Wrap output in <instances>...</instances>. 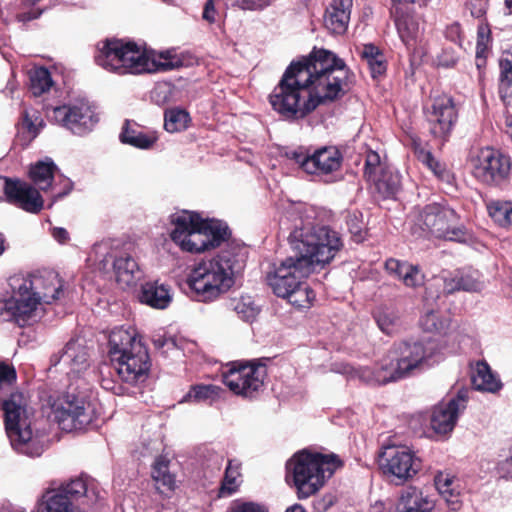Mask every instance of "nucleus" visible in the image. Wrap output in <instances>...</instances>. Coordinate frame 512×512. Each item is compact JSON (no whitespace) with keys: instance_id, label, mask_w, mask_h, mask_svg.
<instances>
[{"instance_id":"f257e3e1","label":"nucleus","mask_w":512,"mask_h":512,"mask_svg":"<svg viewBox=\"0 0 512 512\" xmlns=\"http://www.w3.org/2000/svg\"><path fill=\"white\" fill-rule=\"evenodd\" d=\"M317 215L315 207L304 203L288 207L280 223L290 230L289 243L296 255L275 263L266 276L275 295L300 308L308 307L315 298L304 279L316 268L330 264L344 247L340 233L320 224Z\"/></svg>"},{"instance_id":"f03ea898","label":"nucleus","mask_w":512,"mask_h":512,"mask_svg":"<svg viewBox=\"0 0 512 512\" xmlns=\"http://www.w3.org/2000/svg\"><path fill=\"white\" fill-rule=\"evenodd\" d=\"M347 71L343 60L328 50L314 51L308 58L292 62L269 96L281 118L304 119L320 104L344 94Z\"/></svg>"},{"instance_id":"7ed1b4c3","label":"nucleus","mask_w":512,"mask_h":512,"mask_svg":"<svg viewBox=\"0 0 512 512\" xmlns=\"http://www.w3.org/2000/svg\"><path fill=\"white\" fill-rule=\"evenodd\" d=\"M63 279L53 270H42L9 278L0 292V320L14 321L20 327L38 322L44 315V304L65 296Z\"/></svg>"},{"instance_id":"20e7f679","label":"nucleus","mask_w":512,"mask_h":512,"mask_svg":"<svg viewBox=\"0 0 512 512\" xmlns=\"http://www.w3.org/2000/svg\"><path fill=\"white\" fill-rule=\"evenodd\" d=\"M94 58L98 66L119 75L153 74L182 66L174 50L156 52L118 39H107L100 43Z\"/></svg>"},{"instance_id":"39448f33","label":"nucleus","mask_w":512,"mask_h":512,"mask_svg":"<svg viewBox=\"0 0 512 512\" xmlns=\"http://www.w3.org/2000/svg\"><path fill=\"white\" fill-rule=\"evenodd\" d=\"M246 260L245 247L229 245L214 257L196 263L186 280L191 297L204 303L218 299L234 285Z\"/></svg>"},{"instance_id":"423d86ee","label":"nucleus","mask_w":512,"mask_h":512,"mask_svg":"<svg viewBox=\"0 0 512 512\" xmlns=\"http://www.w3.org/2000/svg\"><path fill=\"white\" fill-rule=\"evenodd\" d=\"M168 221L169 237L182 252L201 254L219 247L229 237L225 222L203 218L195 211H176Z\"/></svg>"},{"instance_id":"0eeeda50","label":"nucleus","mask_w":512,"mask_h":512,"mask_svg":"<svg viewBox=\"0 0 512 512\" xmlns=\"http://www.w3.org/2000/svg\"><path fill=\"white\" fill-rule=\"evenodd\" d=\"M108 347L112 368L122 382L137 385L146 381L151 361L147 348L133 327L113 328L109 334Z\"/></svg>"},{"instance_id":"6e6552de","label":"nucleus","mask_w":512,"mask_h":512,"mask_svg":"<svg viewBox=\"0 0 512 512\" xmlns=\"http://www.w3.org/2000/svg\"><path fill=\"white\" fill-rule=\"evenodd\" d=\"M341 466L334 454L312 453L302 450L286 463L287 478H292L299 499L314 495Z\"/></svg>"},{"instance_id":"1a4fd4ad","label":"nucleus","mask_w":512,"mask_h":512,"mask_svg":"<svg viewBox=\"0 0 512 512\" xmlns=\"http://www.w3.org/2000/svg\"><path fill=\"white\" fill-rule=\"evenodd\" d=\"M4 426L14 451L29 457H38L44 451L39 435L33 430L34 410L21 393H12L3 400Z\"/></svg>"},{"instance_id":"9d476101","label":"nucleus","mask_w":512,"mask_h":512,"mask_svg":"<svg viewBox=\"0 0 512 512\" xmlns=\"http://www.w3.org/2000/svg\"><path fill=\"white\" fill-rule=\"evenodd\" d=\"M412 234L464 242L468 231L460 215L445 203H431L409 216Z\"/></svg>"},{"instance_id":"9b49d317","label":"nucleus","mask_w":512,"mask_h":512,"mask_svg":"<svg viewBox=\"0 0 512 512\" xmlns=\"http://www.w3.org/2000/svg\"><path fill=\"white\" fill-rule=\"evenodd\" d=\"M51 412L59 427L66 432L85 429L95 418V411L86 395L70 386L51 403Z\"/></svg>"},{"instance_id":"f8f14e48","label":"nucleus","mask_w":512,"mask_h":512,"mask_svg":"<svg viewBox=\"0 0 512 512\" xmlns=\"http://www.w3.org/2000/svg\"><path fill=\"white\" fill-rule=\"evenodd\" d=\"M266 375L265 365L237 361L226 365L222 380L234 394L254 398L263 389Z\"/></svg>"},{"instance_id":"ddd939ff","label":"nucleus","mask_w":512,"mask_h":512,"mask_svg":"<svg viewBox=\"0 0 512 512\" xmlns=\"http://www.w3.org/2000/svg\"><path fill=\"white\" fill-rule=\"evenodd\" d=\"M473 176L487 185L499 184L510 172V159L491 147L473 149L468 158Z\"/></svg>"},{"instance_id":"4468645a","label":"nucleus","mask_w":512,"mask_h":512,"mask_svg":"<svg viewBox=\"0 0 512 512\" xmlns=\"http://www.w3.org/2000/svg\"><path fill=\"white\" fill-rule=\"evenodd\" d=\"M379 466L395 484H404L421 470V460L407 446H388L379 454Z\"/></svg>"},{"instance_id":"2eb2a0df","label":"nucleus","mask_w":512,"mask_h":512,"mask_svg":"<svg viewBox=\"0 0 512 512\" xmlns=\"http://www.w3.org/2000/svg\"><path fill=\"white\" fill-rule=\"evenodd\" d=\"M48 117L77 136L90 133L99 121L92 105L85 99L53 107Z\"/></svg>"},{"instance_id":"dca6fc26","label":"nucleus","mask_w":512,"mask_h":512,"mask_svg":"<svg viewBox=\"0 0 512 512\" xmlns=\"http://www.w3.org/2000/svg\"><path fill=\"white\" fill-rule=\"evenodd\" d=\"M287 157L293 160L304 172L320 177L339 170L342 163V155L334 146H323L313 151L298 147L287 152Z\"/></svg>"},{"instance_id":"f3484780","label":"nucleus","mask_w":512,"mask_h":512,"mask_svg":"<svg viewBox=\"0 0 512 512\" xmlns=\"http://www.w3.org/2000/svg\"><path fill=\"white\" fill-rule=\"evenodd\" d=\"M437 345L434 341H403L395 344L391 349L394 360L398 365V372L404 378L414 375L430 365L435 355Z\"/></svg>"},{"instance_id":"a211bd4d","label":"nucleus","mask_w":512,"mask_h":512,"mask_svg":"<svg viewBox=\"0 0 512 512\" xmlns=\"http://www.w3.org/2000/svg\"><path fill=\"white\" fill-rule=\"evenodd\" d=\"M57 173L58 167L50 157L35 162L29 170L30 178L38 189L50 193L52 198L50 206L67 196L74 186L70 179Z\"/></svg>"},{"instance_id":"6ab92c4d","label":"nucleus","mask_w":512,"mask_h":512,"mask_svg":"<svg viewBox=\"0 0 512 512\" xmlns=\"http://www.w3.org/2000/svg\"><path fill=\"white\" fill-rule=\"evenodd\" d=\"M6 200L30 213H38L43 208L39 191L31 184L0 176V201Z\"/></svg>"},{"instance_id":"aec40b11","label":"nucleus","mask_w":512,"mask_h":512,"mask_svg":"<svg viewBox=\"0 0 512 512\" xmlns=\"http://www.w3.org/2000/svg\"><path fill=\"white\" fill-rule=\"evenodd\" d=\"M101 265L103 269H106L108 265L112 266L115 281L123 290L135 287L142 278L143 273L137 261L127 251H112L108 253L101 261Z\"/></svg>"},{"instance_id":"412c9836","label":"nucleus","mask_w":512,"mask_h":512,"mask_svg":"<svg viewBox=\"0 0 512 512\" xmlns=\"http://www.w3.org/2000/svg\"><path fill=\"white\" fill-rule=\"evenodd\" d=\"M468 393L467 389H461L448 402H442L434 407L431 416V428L435 433L445 435L454 429L459 414L467 406Z\"/></svg>"},{"instance_id":"4be33fe9","label":"nucleus","mask_w":512,"mask_h":512,"mask_svg":"<svg viewBox=\"0 0 512 512\" xmlns=\"http://www.w3.org/2000/svg\"><path fill=\"white\" fill-rule=\"evenodd\" d=\"M90 355L84 339H71L62 350L58 364L68 376L77 377L90 366Z\"/></svg>"},{"instance_id":"5701e85b","label":"nucleus","mask_w":512,"mask_h":512,"mask_svg":"<svg viewBox=\"0 0 512 512\" xmlns=\"http://www.w3.org/2000/svg\"><path fill=\"white\" fill-rule=\"evenodd\" d=\"M356 375L360 380L370 385H384L404 378L402 373L398 372V365L391 350L373 367L358 368Z\"/></svg>"},{"instance_id":"b1692460","label":"nucleus","mask_w":512,"mask_h":512,"mask_svg":"<svg viewBox=\"0 0 512 512\" xmlns=\"http://www.w3.org/2000/svg\"><path fill=\"white\" fill-rule=\"evenodd\" d=\"M456 120V110L450 97L443 96L434 100L430 121L431 133L438 138L446 137Z\"/></svg>"},{"instance_id":"393cba45","label":"nucleus","mask_w":512,"mask_h":512,"mask_svg":"<svg viewBox=\"0 0 512 512\" xmlns=\"http://www.w3.org/2000/svg\"><path fill=\"white\" fill-rule=\"evenodd\" d=\"M139 300L154 309L164 310L173 300L172 287L160 280H149L141 285Z\"/></svg>"},{"instance_id":"a878e982","label":"nucleus","mask_w":512,"mask_h":512,"mask_svg":"<svg viewBox=\"0 0 512 512\" xmlns=\"http://www.w3.org/2000/svg\"><path fill=\"white\" fill-rule=\"evenodd\" d=\"M59 491L67 495V498L73 503L80 498H84L83 504L92 505L100 498L97 483L93 479L78 477L62 484Z\"/></svg>"},{"instance_id":"bb28decb","label":"nucleus","mask_w":512,"mask_h":512,"mask_svg":"<svg viewBox=\"0 0 512 512\" xmlns=\"http://www.w3.org/2000/svg\"><path fill=\"white\" fill-rule=\"evenodd\" d=\"M353 0H333L326 9L325 27L333 34H343L350 21Z\"/></svg>"},{"instance_id":"cd10ccee","label":"nucleus","mask_w":512,"mask_h":512,"mask_svg":"<svg viewBox=\"0 0 512 512\" xmlns=\"http://www.w3.org/2000/svg\"><path fill=\"white\" fill-rule=\"evenodd\" d=\"M387 272L403 282L406 287L417 288L424 284L425 275L419 266L390 258L385 262Z\"/></svg>"},{"instance_id":"c85d7f7f","label":"nucleus","mask_w":512,"mask_h":512,"mask_svg":"<svg viewBox=\"0 0 512 512\" xmlns=\"http://www.w3.org/2000/svg\"><path fill=\"white\" fill-rule=\"evenodd\" d=\"M45 127L44 119L36 109H25L17 126V138L21 145L30 144Z\"/></svg>"},{"instance_id":"c756f323","label":"nucleus","mask_w":512,"mask_h":512,"mask_svg":"<svg viewBox=\"0 0 512 512\" xmlns=\"http://www.w3.org/2000/svg\"><path fill=\"white\" fill-rule=\"evenodd\" d=\"M400 504L401 512H433L435 500L421 489L409 486L401 492Z\"/></svg>"},{"instance_id":"7c9ffc66","label":"nucleus","mask_w":512,"mask_h":512,"mask_svg":"<svg viewBox=\"0 0 512 512\" xmlns=\"http://www.w3.org/2000/svg\"><path fill=\"white\" fill-rule=\"evenodd\" d=\"M472 384L478 391L496 393L502 388L499 377L485 361H478L473 368Z\"/></svg>"},{"instance_id":"2f4dec72","label":"nucleus","mask_w":512,"mask_h":512,"mask_svg":"<svg viewBox=\"0 0 512 512\" xmlns=\"http://www.w3.org/2000/svg\"><path fill=\"white\" fill-rule=\"evenodd\" d=\"M436 489L445 501L447 507L451 511H458L461 506V496L454 477L438 473L434 478Z\"/></svg>"},{"instance_id":"473e14b6","label":"nucleus","mask_w":512,"mask_h":512,"mask_svg":"<svg viewBox=\"0 0 512 512\" xmlns=\"http://www.w3.org/2000/svg\"><path fill=\"white\" fill-rule=\"evenodd\" d=\"M443 289L448 294L460 290L480 292L483 289V283L477 272H458L455 277L443 280Z\"/></svg>"},{"instance_id":"72a5a7b5","label":"nucleus","mask_w":512,"mask_h":512,"mask_svg":"<svg viewBox=\"0 0 512 512\" xmlns=\"http://www.w3.org/2000/svg\"><path fill=\"white\" fill-rule=\"evenodd\" d=\"M241 462L237 459L228 461L225 474L218 490V497H230L238 492L242 484Z\"/></svg>"},{"instance_id":"f704fd0d","label":"nucleus","mask_w":512,"mask_h":512,"mask_svg":"<svg viewBox=\"0 0 512 512\" xmlns=\"http://www.w3.org/2000/svg\"><path fill=\"white\" fill-rule=\"evenodd\" d=\"M375 191L383 198L393 197L400 187V176L390 168L382 170L370 179Z\"/></svg>"},{"instance_id":"c9c22d12","label":"nucleus","mask_w":512,"mask_h":512,"mask_svg":"<svg viewBox=\"0 0 512 512\" xmlns=\"http://www.w3.org/2000/svg\"><path fill=\"white\" fill-rule=\"evenodd\" d=\"M119 137L122 143L144 150L151 148L157 140L153 133H145L129 121H126Z\"/></svg>"},{"instance_id":"e433bc0d","label":"nucleus","mask_w":512,"mask_h":512,"mask_svg":"<svg viewBox=\"0 0 512 512\" xmlns=\"http://www.w3.org/2000/svg\"><path fill=\"white\" fill-rule=\"evenodd\" d=\"M40 512H83L73 507L67 495L59 489L46 492L39 505Z\"/></svg>"},{"instance_id":"4c0bfd02","label":"nucleus","mask_w":512,"mask_h":512,"mask_svg":"<svg viewBox=\"0 0 512 512\" xmlns=\"http://www.w3.org/2000/svg\"><path fill=\"white\" fill-rule=\"evenodd\" d=\"M151 475L159 491L174 490L175 478L169 471V460L165 456H158L155 459Z\"/></svg>"},{"instance_id":"58836bf2","label":"nucleus","mask_w":512,"mask_h":512,"mask_svg":"<svg viewBox=\"0 0 512 512\" xmlns=\"http://www.w3.org/2000/svg\"><path fill=\"white\" fill-rule=\"evenodd\" d=\"M360 55L366 61L373 78L385 73L387 68L385 56L377 46L371 43L363 45Z\"/></svg>"},{"instance_id":"ea45409f","label":"nucleus","mask_w":512,"mask_h":512,"mask_svg":"<svg viewBox=\"0 0 512 512\" xmlns=\"http://www.w3.org/2000/svg\"><path fill=\"white\" fill-rule=\"evenodd\" d=\"M499 93L506 105L512 104V53H505L500 59Z\"/></svg>"},{"instance_id":"a19ab883","label":"nucleus","mask_w":512,"mask_h":512,"mask_svg":"<svg viewBox=\"0 0 512 512\" xmlns=\"http://www.w3.org/2000/svg\"><path fill=\"white\" fill-rule=\"evenodd\" d=\"M29 89L34 96H41L48 92L54 81L47 68L35 67L29 71Z\"/></svg>"},{"instance_id":"79ce46f5","label":"nucleus","mask_w":512,"mask_h":512,"mask_svg":"<svg viewBox=\"0 0 512 512\" xmlns=\"http://www.w3.org/2000/svg\"><path fill=\"white\" fill-rule=\"evenodd\" d=\"M398 34L407 48L416 45L421 36L419 24L412 17H399L396 20Z\"/></svg>"},{"instance_id":"37998d69","label":"nucleus","mask_w":512,"mask_h":512,"mask_svg":"<svg viewBox=\"0 0 512 512\" xmlns=\"http://www.w3.org/2000/svg\"><path fill=\"white\" fill-rule=\"evenodd\" d=\"M20 12L16 18L19 22H29L39 18L42 13L53 3V0H19Z\"/></svg>"},{"instance_id":"c03bdc74","label":"nucleus","mask_w":512,"mask_h":512,"mask_svg":"<svg viewBox=\"0 0 512 512\" xmlns=\"http://www.w3.org/2000/svg\"><path fill=\"white\" fill-rule=\"evenodd\" d=\"M222 389L216 385L199 384L191 387L181 402H213L220 397Z\"/></svg>"},{"instance_id":"a18cd8bd","label":"nucleus","mask_w":512,"mask_h":512,"mask_svg":"<svg viewBox=\"0 0 512 512\" xmlns=\"http://www.w3.org/2000/svg\"><path fill=\"white\" fill-rule=\"evenodd\" d=\"M229 307L244 321H253L259 313V307L249 295H242L230 301Z\"/></svg>"},{"instance_id":"49530a36","label":"nucleus","mask_w":512,"mask_h":512,"mask_svg":"<svg viewBox=\"0 0 512 512\" xmlns=\"http://www.w3.org/2000/svg\"><path fill=\"white\" fill-rule=\"evenodd\" d=\"M416 155L417 159L427 166L438 179L447 183L452 180L451 172L444 164L436 160L430 151L419 148L416 149Z\"/></svg>"},{"instance_id":"de8ad7c7","label":"nucleus","mask_w":512,"mask_h":512,"mask_svg":"<svg viewBox=\"0 0 512 512\" xmlns=\"http://www.w3.org/2000/svg\"><path fill=\"white\" fill-rule=\"evenodd\" d=\"M489 216L500 226L512 225V201L496 200L487 204Z\"/></svg>"},{"instance_id":"09e8293b","label":"nucleus","mask_w":512,"mask_h":512,"mask_svg":"<svg viewBox=\"0 0 512 512\" xmlns=\"http://www.w3.org/2000/svg\"><path fill=\"white\" fill-rule=\"evenodd\" d=\"M190 122L188 112L180 108L165 111L164 128L167 132L176 133L185 130Z\"/></svg>"},{"instance_id":"8fccbe9b","label":"nucleus","mask_w":512,"mask_h":512,"mask_svg":"<svg viewBox=\"0 0 512 512\" xmlns=\"http://www.w3.org/2000/svg\"><path fill=\"white\" fill-rule=\"evenodd\" d=\"M420 325L426 332L440 334L447 329L448 321L442 319L438 311L427 309L420 318Z\"/></svg>"},{"instance_id":"3c124183","label":"nucleus","mask_w":512,"mask_h":512,"mask_svg":"<svg viewBox=\"0 0 512 512\" xmlns=\"http://www.w3.org/2000/svg\"><path fill=\"white\" fill-rule=\"evenodd\" d=\"M374 317L382 332L391 334L395 330L398 317L394 311L390 309H379Z\"/></svg>"},{"instance_id":"603ef678","label":"nucleus","mask_w":512,"mask_h":512,"mask_svg":"<svg viewBox=\"0 0 512 512\" xmlns=\"http://www.w3.org/2000/svg\"><path fill=\"white\" fill-rule=\"evenodd\" d=\"M16 382V371L13 366L0 362V398L8 394Z\"/></svg>"},{"instance_id":"864d4df0","label":"nucleus","mask_w":512,"mask_h":512,"mask_svg":"<svg viewBox=\"0 0 512 512\" xmlns=\"http://www.w3.org/2000/svg\"><path fill=\"white\" fill-rule=\"evenodd\" d=\"M199 458L202 462V465L210 470H220L223 462V457L221 454L216 452L211 448H203L199 453Z\"/></svg>"},{"instance_id":"5fc2aeb1","label":"nucleus","mask_w":512,"mask_h":512,"mask_svg":"<svg viewBox=\"0 0 512 512\" xmlns=\"http://www.w3.org/2000/svg\"><path fill=\"white\" fill-rule=\"evenodd\" d=\"M227 512H268L267 509L257 502L236 499L231 502Z\"/></svg>"},{"instance_id":"6e6d98bb","label":"nucleus","mask_w":512,"mask_h":512,"mask_svg":"<svg viewBox=\"0 0 512 512\" xmlns=\"http://www.w3.org/2000/svg\"><path fill=\"white\" fill-rule=\"evenodd\" d=\"M387 169L381 162L378 153L371 151L367 154L365 162V176L370 179L382 170Z\"/></svg>"},{"instance_id":"4d7b16f0","label":"nucleus","mask_w":512,"mask_h":512,"mask_svg":"<svg viewBox=\"0 0 512 512\" xmlns=\"http://www.w3.org/2000/svg\"><path fill=\"white\" fill-rule=\"evenodd\" d=\"M152 342L156 349H163L165 352L177 347L176 339L164 332L153 335Z\"/></svg>"},{"instance_id":"13d9d810","label":"nucleus","mask_w":512,"mask_h":512,"mask_svg":"<svg viewBox=\"0 0 512 512\" xmlns=\"http://www.w3.org/2000/svg\"><path fill=\"white\" fill-rule=\"evenodd\" d=\"M347 225L350 233L355 238V241L360 242L363 240V223L356 214L349 215L347 218Z\"/></svg>"},{"instance_id":"bf43d9fd","label":"nucleus","mask_w":512,"mask_h":512,"mask_svg":"<svg viewBox=\"0 0 512 512\" xmlns=\"http://www.w3.org/2000/svg\"><path fill=\"white\" fill-rule=\"evenodd\" d=\"M458 62V56L451 49H444L438 56V65L442 67H453Z\"/></svg>"},{"instance_id":"052dcab7","label":"nucleus","mask_w":512,"mask_h":512,"mask_svg":"<svg viewBox=\"0 0 512 512\" xmlns=\"http://www.w3.org/2000/svg\"><path fill=\"white\" fill-rule=\"evenodd\" d=\"M335 502V497L332 494H325L321 498L315 499L313 502V509L315 512L327 511Z\"/></svg>"},{"instance_id":"680f3d73","label":"nucleus","mask_w":512,"mask_h":512,"mask_svg":"<svg viewBox=\"0 0 512 512\" xmlns=\"http://www.w3.org/2000/svg\"><path fill=\"white\" fill-rule=\"evenodd\" d=\"M217 16H218V12L215 9L213 0H207L204 5L202 18L205 21H207L208 23L212 24L217 21Z\"/></svg>"},{"instance_id":"e2e57ef3","label":"nucleus","mask_w":512,"mask_h":512,"mask_svg":"<svg viewBox=\"0 0 512 512\" xmlns=\"http://www.w3.org/2000/svg\"><path fill=\"white\" fill-rule=\"evenodd\" d=\"M51 235L54 240L60 244H65L69 240L68 231L62 227H53L51 229Z\"/></svg>"},{"instance_id":"0e129e2a","label":"nucleus","mask_w":512,"mask_h":512,"mask_svg":"<svg viewBox=\"0 0 512 512\" xmlns=\"http://www.w3.org/2000/svg\"><path fill=\"white\" fill-rule=\"evenodd\" d=\"M498 470L502 477L512 478V456L500 462L498 465Z\"/></svg>"},{"instance_id":"69168bd1","label":"nucleus","mask_w":512,"mask_h":512,"mask_svg":"<svg viewBox=\"0 0 512 512\" xmlns=\"http://www.w3.org/2000/svg\"><path fill=\"white\" fill-rule=\"evenodd\" d=\"M488 39L484 36V33L482 31L478 32V40H477V47H476V55L479 59L484 51L486 50V43Z\"/></svg>"},{"instance_id":"338daca9","label":"nucleus","mask_w":512,"mask_h":512,"mask_svg":"<svg viewBox=\"0 0 512 512\" xmlns=\"http://www.w3.org/2000/svg\"><path fill=\"white\" fill-rule=\"evenodd\" d=\"M285 512H306L300 504H294L286 509Z\"/></svg>"},{"instance_id":"774afa93","label":"nucleus","mask_w":512,"mask_h":512,"mask_svg":"<svg viewBox=\"0 0 512 512\" xmlns=\"http://www.w3.org/2000/svg\"><path fill=\"white\" fill-rule=\"evenodd\" d=\"M505 7L508 9L509 13L512 14V0H505Z\"/></svg>"}]
</instances>
